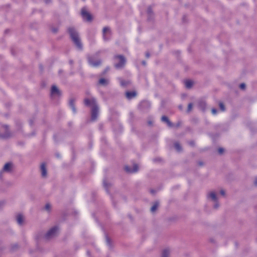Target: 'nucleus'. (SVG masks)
I'll use <instances>...</instances> for the list:
<instances>
[{"mask_svg":"<svg viewBox=\"0 0 257 257\" xmlns=\"http://www.w3.org/2000/svg\"><path fill=\"white\" fill-rule=\"evenodd\" d=\"M108 70H109V68H106L103 72V74H105V73H106L107 72V71H108Z\"/></svg>","mask_w":257,"mask_h":257,"instance_id":"nucleus-42","label":"nucleus"},{"mask_svg":"<svg viewBox=\"0 0 257 257\" xmlns=\"http://www.w3.org/2000/svg\"><path fill=\"white\" fill-rule=\"evenodd\" d=\"M179 108L181 109H182V106L181 105L179 106Z\"/></svg>","mask_w":257,"mask_h":257,"instance_id":"nucleus-46","label":"nucleus"},{"mask_svg":"<svg viewBox=\"0 0 257 257\" xmlns=\"http://www.w3.org/2000/svg\"><path fill=\"white\" fill-rule=\"evenodd\" d=\"M125 171L127 173H135L139 170V166L137 164H134L133 168L129 166H125L124 168Z\"/></svg>","mask_w":257,"mask_h":257,"instance_id":"nucleus-11","label":"nucleus"},{"mask_svg":"<svg viewBox=\"0 0 257 257\" xmlns=\"http://www.w3.org/2000/svg\"><path fill=\"white\" fill-rule=\"evenodd\" d=\"M68 31L72 41L75 44L76 46L79 49L82 50V45L80 41L79 33L77 30L73 27H70L68 29Z\"/></svg>","mask_w":257,"mask_h":257,"instance_id":"nucleus-2","label":"nucleus"},{"mask_svg":"<svg viewBox=\"0 0 257 257\" xmlns=\"http://www.w3.org/2000/svg\"><path fill=\"white\" fill-rule=\"evenodd\" d=\"M185 84L187 88H190L193 86V82L191 80H187L185 81Z\"/></svg>","mask_w":257,"mask_h":257,"instance_id":"nucleus-20","label":"nucleus"},{"mask_svg":"<svg viewBox=\"0 0 257 257\" xmlns=\"http://www.w3.org/2000/svg\"><path fill=\"white\" fill-rule=\"evenodd\" d=\"M44 2L46 4H48L51 2V0H44Z\"/></svg>","mask_w":257,"mask_h":257,"instance_id":"nucleus-38","label":"nucleus"},{"mask_svg":"<svg viewBox=\"0 0 257 257\" xmlns=\"http://www.w3.org/2000/svg\"><path fill=\"white\" fill-rule=\"evenodd\" d=\"M52 31L54 33H56L58 32V29L57 28H53V29H52Z\"/></svg>","mask_w":257,"mask_h":257,"instance_id":"nucleus-37","label":"nucleus"},{"mask_svg":"<svg viewBox=\"0 0 257 257\" xmlns=\"http://www.w3.org/2000/svg\"><path fill=\"white\" fill-rule=\"evenodd\" d=\"M75 99L71 98L69 100V105L70 106L74 105Z\"/></svg>","mask_w":257,"mask_h":257,"instance_id":"nucleus-29","label":"nucleus"},{"mask_svg":"<svg viewBox=\"0 0 257 257\" xmlns=\"http://www.w3.org/2000/svg\"><path fill=\"white\" fill-rule=\"evenodd\" d=\"M109 81L107 79H104V78H101L99 80V84L103 85L106 86L108 84Z\"/></svg>","mask_w":257,"mask_h":257,"instance_id":"nucleus-19","label":"nucleus"},{"mask_svg":"<svg viewBox=\"0 0 257 257\" xmlns=\"http://www.w3.org/2000/svg\"><path fill=\"white\" fill-rule=\"evenodd\" d=\"M130 82L128 81H126L123 80H120V84L122 86H126Z\"/></svg>","mask_w":257,"mask_h":257,"instance_id":"nucleus-25","label":"nucleus"},{"mask_svg":"<svg viewBox=\"0 0 257 257\" xmlns=\"http://www.w3.org/2000/svg\"><path fill=\"white\" fill-rule=\"evenodd\" d=\"M61 94L60 91L58 89V88L55 86L53 85L51 87V95L52 97H54L55 96H59Z\"/></svg>","mask_w":257,"mask_h":257,"instance_id":"nucleus-10","label":"nucleus"},{"mask_svg":"<svg viewBox=\"0 0 257 257\" xmlns=\"http://www.w3.org/2000/svg\"><path fill=\"white\" fill-rule=\"evenodd\" d=\"M114 59L118 60V62L115 63L114 67L116 69H121L124 67L126 63L125 58L121 55H115Z\"/></svg>","mask_w":257,"mask_h":257,"instance_id":"nucleus-4","label":"nucleus"},{"mask_svg":"<svg viewBox=\"0 0 257 257\" xmlns=\"http://www.w3.org/2000/svg\"><path fill=\"white\" fill-rule=\"evenodd\" d=\"M58 233V228L54 226L51 228L45 234V238L46 239H50L57 235Z\"/></svg>","mask_w":257,"mask_h":257,"instance_id":"nucleus-6","label":"nucleus"},{"mask_svg":"<svg viewBox=\"0 0 257 257\" xmlns=\"http://www.w3.org/2000/svg\"><path fill=\"white\" fill-rule=\"evenodd\" d=\"M181 124V122L179 121V122H178L176 124V126L177 127H179V126H180Z\"/></svg>","mask_w":257,"mask_h":257,"instance_id":"nucleus-41","label":"nucleus"},{"mask_svg":"<svg viewBox=\"0 0 257 257\" xmlns=\"http://www.w3.org/2000/svg\"><path fill=\"white\" fill-rule=\"evenodd\" d=\"M146 106L147 107H149L150 106V104L147 101H142L140 104V108L142 110L144 109Z\"/></svg>","mask_w":257,"mask_h":257,"instance_id":"nucleus-16","label":"nucleus"},{"mask_svg":"<svg viewBox=\"0 0 257 257\" xmlns=\"http://www.w3.org/2000/svg\"><path fill=\"white\" fill-rule=\"evenodd\" d=\"M170 254V250L168 248L163 250L161 257H169Z\"/></svg>","mask_w":257,"mask_h":257,"instance_id":"nucleus-17","label":"nucleus"},{"mask_svg":"<svg viewBox=\"0 0 257 257\" xmlns=\"http://www.w3.org/2000/svg\"><path fill=\"white\" fill-rule=\"evenodd\" d=\"M193 107V104L192 103H190L188 105V108H187V111L190 112L191 111Z\"/></svg>","mask_w":257,"mask_h":257,"instance_id":"nucleus-28","label":"nucleus"},{"mask_svg":"<svg viewBox=\"0 0 257 257\" xmlns=\"http://www.w3.org/2000/svg\"><path fill=\"white\" fill-rule=\"evenodd\" d=\"M150 56V53L149 52H146V57L147 58H149Z\"/></svg>","mask_w":257,"mask_h":257,"instance_id":"nucleus-39","label":"nucleus"},{"mask_svg":"<svg viewBox=\"0 0 257 257\" xmlns=\"http://www.w3.org/2000/svg\"><path fill=\"white\" fill-rule=\"evenodd\" d=\"M189 144L190 145L193 146L194 145V141H190L189 142Z\"/></svg>","mask_w":257,"mask_h":257,"instance_id":"nucleus-40","label":"nucleus"},{"mask_svg":"<svg viewBox=\"0 0 257 257\" xmlns=\"http://www.w3.org/2000/svg\"><path fill=\"white\" fill-rule=\"evenodd\" d=\"M254 184L257 185V178L255 179V181H254Z\"/></svg>","mask_w":257,"mask_h":257,"instance_id":"nucleus-45","label":"nucleus"},{"mask_svg":"<svg viewBox=\"0 0 257 257\" xmlns=\"http://www.w3.org/2000/svg\"><path fill=\"white\" fill-rule=\"evenodd\" d=\"M151 192H152V193H154V191L153 190H152V191H151Z\"/></svg>","mask_w":257,"mask_h":257,"instance_id":"nucleus-48","label":"nucleus"},{"mask_svg":"<svg viewBox=\"0 0 257 257\" xmlns=\"http://www.w3.org/2000/svg\"><path fill=\"white\" fill-rule=\"evenodd\" d=\"M4 202H0V208L4 205Z\"/></svg>","mask_w":257,"mask_h":257,"instance_id":"nucleus-43","label":"nucleus"},{"mask_svg":"<svg viewBox=\"0 0 257 257\" xmlns=\"http://www.w3.org/2000/svg\"><path fill=\"white\" fill-rule=\"evenodd\" d=\"M106 241L107 244L110 247H111V241L110 239L108 238L107 236H106Z\"/></svg>","mask_w":257,"mask_h":257,"instance_id":"nucleus-26","label":"nucleus"},{"mask_svg":"<svg viewBox=\"0 0 257 257\" xmlns=\"http://www.w3.org/2000/svg\"><path fill=\"white\" fill-rule=\"evenodd\" d=\"M220 193L222 196H225V191L224 190H221L220 191Z\"/></svg>","mask_w":257,"mask_h":257,"instance_id":"nucleus-35","label":"nucleus"},{"mask_svg":"<svg viewBox=\"0 0 257 257\" xmlns=\"http://www.w3.org/2000/svg\"><path fill=\"white\" fill-rule=\"evenodd\" d=\"M84 103L86 106L90 107L91 120L95 121L99 115V108L96 99L93 98H85Z\"/></svg>","mask_w":257,"mask_h":257,"instance_id":"nucleus-1","label":"nucleus"},{"mask_svg":"<svg viewBox=\"0 0 257 257\" xmlns=\"http://www.w3.org/2000/svg\"><path fill=\"white\" fill-rule=\"evenodd\" d=\"M11 136V133L9 131L8 126L7 125H3L0 131V138L2 139H6Z\"/></svg>","mask_w":257,"mask_h":257,"instance_id":"nucleus-7","label":"nucleus"},{"mask_svg":"<svg viewBox=\"0 0 257 257\" xmlns=\"http://www.w3.org/2000/svg\"><path fill=\"white\" fill-rule=\"evenodd\" d=\"M105 34H111V30L108 27H105L103 28L102 34L104 35Z\"/></svg>","mask_w":257,"mask_h":257,"instance_id":"nucleus-21","label":"nucleus"},{"mask_svg":"<svg viewBox=\"0 0 257 257\" xmlns=\"http://www.w3.org/2000/svg\"><path fill=\"white\" fill-rule=\"evenodd\" d=\"M147 12L148 15H151L153 13L151 8H148Z\"/></svg>","mask_w":257,"mask_h":257,"instance_id":"nucleus-36","label":"nucleus"},{"mask_svg":"<svg viewBox=\"0 0 257 257\" xmlns=\"http://www.w3.org/2000/svg\"><path fill=\"white\" fill-rule=\"evenodd\" d=\"M13 164L10 162L7 163L4 165L2 170L1 171H0V179H2V177H3L2 175L4 172L10 173L12 172V169H13Z\"/></svg>","mask_w":257,"mask_h":257,"instance_id":"nucleus-8","label":"nucleus"},{"mask_svg":"<svg viewBox=\"0 0 257 257\" xmlns=\"http://www.w3.org/2000/svg\"><path fill=\"white\" fill-rule=\"evenodd\" d=\"M142 64L145 66L146 65V62L145 61H142Z\"/></svg>","mask_w":257,"mask_h":257,"instance_id":"nucleus-44","label":"nucleus"},{"mask_svg":"<svg viewBox=\"0 0 257 257\" xmlns=\"http://www.w3.org/2000/svg\"><path fill=\"white\" fill-rule=\"evenodd\" d=\"M40 172L42 177L46 178L47 175V171L46 169V164L43 163L40 166Z\"/></svg>","mask_w":257,"mask_h":257,"instance_id":"nucleus-12","label":"nucleus"},{"mask_svg":"<svg viewBox=\"0 0 257 257\" xmlns=\"http://www.w3.org/2000/svg\"><path fill=\"white\" fill-rule=\"evenodd\" d=\"M81 15L83 19L86 20L87 21H91L92 20V17L91 15L86 10L85 8L81 10Z\"/></svg>","mask_w":257,"mask_h":257,"instance_id":"nucleus-9","label":"nucleus"},{"mask_svg":"<svg viewBox=\"0 0 257 257\" xmlns=\"http://www.w3.org/2000/svg\"><path fill=\"white\" fill-rule=\"evenodd\" d=\"M16 221L19 225H22L24 222V216L21 214H18L16 217Z\"/></svg>","mask_w":257,"mask_h":257,"instance_id":"nucleus-15","label":"nucleus"},{"mask_svg":"<svg viewBox=\"0 0 257 257\" xmlns=\"http://www.w3.org/2000/svg\"><path fill=\"white\" fill-rule=\"evenodd\" d=\"M98 55V54H96L95 55L93 56H88V61L90 65L93 67H97L101 64V60L96 59V56H97Z\"/></svg>","mask_w":257,"mask_h":257,"instance_id":"nucleus-5","label":"nucleus"},{"mask_svg":"<svg viewBox=\"0 0 257 257\" xmlns=\"http://www.w3.org/2000/svg\"><path fill=\"white\" fill-rule=\"evenodd\" d=\"M219 105L220 109L222 111H224L225 110V106H224V105L223 104V103L220 102Z\"/></svg>","mask_w":257,"mask_h":257,"instance_id":"nucleus-27","label":"nucleus"},{"mask_svg":"<svg viewBox=\"0 0 257 257\" xmlns=\"http://www.w3.org/2000/svg\"><path fill=\"white\" fill-rule=\"evenodd\" d=\"M137 95L136 91H127L125 93V96L128 99L135 97Z\"/></svg>","mask_w":257,"mask_h":257,"instance_id":"nucleus-14","label":"nucleus"},{"mask_svg":"<svg viewBox=\"0 0 257 257\" xmlns=\"http://www.w3.org/2000/svg\"><path fill=\"white\" fill-rule=\"evenodd\" d=\"M51 209V205L49 203H47L45 206V209L48 212H50Z\"/></svg>","mask_w":257,"mask_h":257,"instance_id":"nucleus-23","label":"nucleus"},{"mask_svg":"<svg viewBox=\"0 0 257 257\" xmlns=\"http://www.w3.org/2000/svg\"><path fill=\"white\" fill-rule=\"evenodd\" d=\"M70 107H71V108H72V110H73V112H74V113H76V108H75V106H74V105H73V106H70Z\"/></svg>","mask_w":257,"mask_h":257,"instance_id":"nucleus-34","label":"nucleus"},{"mask_svg":"<svg viewBox=\"0 0 257 257\" xmlns=\"http://www.w3.org/2000/svg\"><path fill=\"white\" fill-rule=\"evenodd\" d=\"M207 199L208 200L214 203L213 208L217 209L219 207V203L218 202V198L216 193L213 191H209L207 194Z\"/></svg>","mask_w":257,"mask_h":257,"instance_id":"nucleus-3","label":"nucleus"},{"mask_svg":"<svg viewBox=\"0 0 257 257\" xmlns=\"http://www.w3.org/2000/svg\"><path fill=\"white\" fill-rule=\"evenodd\" d=\"M61 72H62V71H61V70H60V71H59V73H61Z\"/></svg>","mask_w":257,"mask_h":257,"instance_id":"nucleus-47","label":"nucleus"},{"mask_svg":"<svg viewBox=\"0 0 257 257\" xmlns=\"http://www.w3.org/2000/svg\"><path fill=\"white\" fill-rule=\"evenodd\" d=\"M174 147H175V149H176V150L178 152H181L182 150L181 146H180L179 143L178 142H176L174 144Z\"/></svg>","mask_w":257,"mask_h":257,"instance_id":"nucleus-22","label":"nucleus"},{"mask_svg":"<svg viewBox=\"0 0 257 257\" xmlns=\"http://www.w3.org/2000/svg\"><path fill=\"white\" fill-rule=\"evenodd\" d=\"M159 205V202L158 201H156V202L154 203V204H153V205L152 206V207L151 208V211L152 213L155 212L157 210V208H158V207Z\"/></svg>","mask_w":257,"mask_h":257,"instance_id":"nucleus-18","label":"nucleus"},{"mask_svg":"<svg viewBox=\"0 0 257 257\" xmlns=\"http://www.w3.org/2000/svg\"><path fill=\"white\" fill-rule=\"evenodd\" d=\"M103 185L104 186L105 188H107L108 187V186L110 185V184L109 183H107L106 181V180H104L103 181Z\"/></svg>","mask_w":257,"mask_h":257,"instance_id":"nucleus-30","label":"nucleus"},{"mask_svg":"<svg viewBox=\"0 0 257 257\" xmlns=\"http://www.w3.org/2000/svg\"><path fill=\"white\" fill-rule=\"evenodd\" d=\"M218 151L219 154H221L223 153L224 149L222 148H220L218 149Z\"/></svg>","mask_w":257,"mask_h":257,"instance_id":"nucleus-32","label":"nucleus"},{"mask_svg":"<svg viewBox=\"0 0 257 257\" xmlns=\"http://www.w3.org/2000/svg\"><path fill=\"white\" fill-rule=\"evenodd\" d=\"M103 35V39L104 41H107L110 39V38L109 37L108 35H110L111 34H105Z\"/></svg>","mask_w":257,"mask_h":257,"instance_id":"nucleus-24","label":"nucleus"},{"mask_svg":"<svg viewBox=\"0 0 257 257\" xmlns=\"http://www.w3.org/2000/svg\"><path fill=\"white\" fill-rule=\"evenodd\" d=\"M245 87H246L245 84L243 83L240 84L239 85V88L241 89H244L245 88Z\"/></svg>","mask_w":257,"mask_h":257,"instance_id":"nucleus-31","label":"nucleus"},{"mask_svg":"<svg viewBox=\"0 0 257 257\" xmlns=\"http://www.w3.org/2000/svg\"><path fill=\"white\" fill-rule=\"evenodd\" d=\"M211 112L213 114H216L217 113V110L215 108H212L211 109Z\"/></svg>","mask_w":257,"mask_h":257,"instance_id":"nucleus-33","label":"nucleus"},{"mask_svg":"<svg viewBox=\"0 0 257 257\" xmlns=\"http://www.w3.org/2000/svg\"><path fill=\"white\" fill-rule=\"evenodd\" d=\"M161 120L163 122H166L169 127L174 126V124L170 121L168 117L165 115H163L162 116Z\"/></svg>","mask_w":257,"mask_h":257,"instance_id":"nucleus-13","label":"nucleus"}]
</instances>
